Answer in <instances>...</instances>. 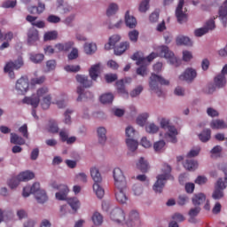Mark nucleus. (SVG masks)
I'll use <instances>...</instances> for the list:
<instances>
[{
    "mask_svg": "<svg viewBox=\"0 0 227 227\" xmlns=\"http://www.w3.org/2000/svg\"><path fill=\"white\" fill-rule=\"evenodd\" d=\"M161 171L163 174L157 176V181L153 186V191L160 193L162 192L164 185H166V180L173 178L171 176V166L164 163Z\"/></svg>",
    "mask_w": 227,
    "mask_h": 227,
    "instance_id": "f257e3e1",
    "label": "nucleus"
},
{
    "mask_svg": "<svg viewBox=\"0 0 227 227\" xmlns=\"http://www.w3.org/2000/svg\"><path fill=\"white\" fill-rule=\"evenodd\" d=\"M90 176L94 182L93 191L96 193L97 197L99 200L104 198V194H106L104 188L100 185L102 184V175L100 174V170L98 168L92 167L90 168Z\"/></svg>",
    "mask_w": 227,
    "mask_h": 227,
    "instance_id": "f03ea898",
    "label": "nucleus"
},
{
    "mask_svg": "<svg viewBox=\"0 0 227 227\" xmlns=\"http://www.w3.org/2000/svg\"><path fill=\"white\" fill-rule=\"evenodd\" d=\"M221 169L226 176L224 179L219 178L216 182L215 191L213 192L212 198L213 200H221V198H224V192H223L224 189H226L227 185V165L224 167H221Z\"/></svg>",
    "mask_w": 227,
    "mask_h": 227,
    "instance_id": "7ed1b4c3",
    "label": "nucleus"
},
{
    "mask_svg": "<svg viewBox=\"0 0 227 227\" xmlns=\"http://www.w3.org/2000/svg\"><path fill=\"white\" fill-rule=\"evenodd\" d=\"M158 83L160 84L161 86H168L169 81L155 74H152L150 77L149 86L151 90L154 91L158 95V97H162V90L159 88Z\"/></svg>",
    "mask_w": 227,
    "mask_h": 227,
    "instance_id": "20e7f679",
    "label": "nucleus"
},
{
    "mask_svg": "<svg viewBox=\"0 0 227 227\" xmlns=\"http://www.w3.org/2000/svg\"><path fill=\"white\" fill-rule=\"evenodd\" d=\"M159 56L160 58H165L169 60L170 64L175 65L176 67H179L182 61L175 57V53L169 51L168 46H161L159 48Z\"/></svg>",
    "mask_w": 227,
    "mask_h": 227,
    "instance_id": "39448f33",
    "label": "nucleus"
},
{
    "mask_svg": "<svg viewBox=\"0 0 227 227\" xmlns=\"http://www.w3.org/2000/svg\"><path fill=\"white\" fill-rule=\"evenodd\" d=\"M21 67H24V60L20 57L17 60L8 62L4 70L6 74H9V76L12 79H15V73L13 70H19Z\"/></svg>",
    "mask_w": 227,
    "mask_h": 227,
    "instance_id": "423d86ee",
    "label": "nucleus"
},
{
    "mask_svg": "<svg viewBox=\"0 0 227 227\" xmlns=\"http://www.w3.org/2000/svg\"><path fill=\"white\" fill-rule=\"evenodd\" d=\"M161 129H168V133L167 134L170 138L171 143H176V136H178V130L175 126H169V120L162 118L160 121Z\"/></svg>",
    "mask_w": 227,
    "mask_h": 227,
    "instance_id": "0eeeda50",
    "label": "nucleus"
},
{
    "mask_svg": "<svg viewBox=\"0 0 227 227\" xmlns=\"http://www.w3.org/2000/svg\"><path fill=\"white\" fill-rule=\"evenodd\" d=\"M30 192L32 194H35V200L38 203H45L47 201V193L43 190H40V184L39 183H35L31 187H30Z\"/></svg>",
    "mask_w": 227,
    "mask_h": 227,
    "instance_id": "6e6552de",
    "label": "nucleus"
},
{
    "mask_svg": "<svg viewBox=\"0 0 227 227\" xmlns=\"http://www.w3.org/2000/svg\"><path fill=\"white\" fill-rule=\"evenodd\" d=\"M132 59L134 61H137V65H141L137 69V75H142V77H145V75H146V65H145V63H146V59L141 57V55L139 54V52H136L133 54L132 56Z\"/></svg>",
    "mask_w": 227,
    "mask_h": 227,
    "instance_id": "1a4fd4ad",
    "label": "nucleus"
},
{
    "mask_svg": "<svg viewBox=\"0 0 227 227\" xmlns=\"http://www.w3.org/2000/svg\"><path fill=\"white\" fill-rule=\"evenodd\" d=\"M15 88L20 95H24L25 93H27V91L29 90V80L27 79V77H20L16 82Z\"/></svg>",
    "mask_w": 227,
    "mask_h": 227,
    "instance_id": "9d476101",
    "label": "nucleus"
},
{
    "mask_svg": "<svg viewBox=\"0 0 227 227\" xmlns=\"http://www.w3.org/2000/svg\"><path fill=\"white\" fill-rule=\"evenodd\" d=\"M114 180L115 187H126L127 181L125 180V176L123 175V171L120 168H115L114 169Z\"/></svg>",
    "mask_w": 227,
    "mask_h": 227,
    "instance_id": "9b49d317",
    "label": "nucleus"
},
{
    "mask_svg": "<svg viewBox=\"0 0 227 227\" xmlns=\"http://www.w3.org/2000/svg\"><path fill=\"white\" fill-rule=\"evenodd\" d=\"M215 29V21L214 20H209L206 22L205 26L200 28H197L194 31L195 36H203V35H207L208 31H213Z\"/></svg>",
    "mask_w": 227,
    "mask_h": 227,
    "instance_id": "f8f14e48",
    "label": "nucleus"
},
{
    "mask_svg": "<svg viewBox=\"0 0 227 227\" xmlns=\"http://www.w3.org/2000/svg\"><path fill=\"white\" fill-rule=\"evenodd\" d=\"M125 191H127V186H115L114 189L116 200L121 205H125L129 200Z\"/></svg>",
    "mask_w": 227,
    "mask_h": 227,
    "instance_id": "ddd939ff",
    "label": "nucleus"
},
{
    "mask_svg": "<svg viewBox=\"0 0 227 227\" xmlns=\"http://www.w3.org/2000/svg\"><path fill=\"white\" fill-rule=\"evenodd\" d=\"M184 0H180L176 10V17L179 24H184V22H187V14L184 12V11H182L184 8Z\"/></svg>",
    "mask_w": 227,
    "mask_h": 227,
    "instance_id": "4468645a",
    "label": "nucleus"
},
{
    "mask_svg": "<svg viewBox=\"0 0 227 227\" xmlns=\"http://www.w3.org/2000/svg\"><path fill=\"white\" fill-rule=\"evenodd\" d=\"M110 217L115 223H123L125 221V212L120 207H115L112 210Z\"/></svg>",
    "mask_w": 227,
    "mask_h": 227,
    "instance_id": "2eb2a0df",
    "label": "nucleus"
},
{
    "mask_svg": "<svg viewBox=\"0 0 227 227\" xmlns=\"http://www.w3.org/2000/svg\"><path fill=\"white\" fill-rule=\"evenodd\" d=\"M196 75H198V73L192 67H188L185 69L184 74H182L179 76L180 81H186V82H192V81H194L196 79Z\"/></svg>",
    "mask_w": 227,
    "mask_h": 227,
    "instance_id": "dca6fc26",
    "label": "nucleus"
},
{
    "mask_svg": "<svg viewBox=\"0 0 227 227\" xmlns=\"http://www.w3.org/2000/svg\"><path fill=\"white\" fill-rule=\"evenodd\" d=\"M224 74H227V64L223 67L222 73L215 77V84L217 88H224L226 85V76Z\"/></svg>",
    "mask_w": 227,
    "mask_h": 227,
    "instance_id": "f3484780",
    "label": "nucleus"
},
{
    "mask_svg": "<svg viewBox=\"0 0 227 227\" xmlns=\"http://www.w3.org/2000/svg\"><path fill=\"white\" fill-rule=\"evenodd\" d=\"M139 213L136 210H132L126 220V224L128 227L136 226V224H139Z\"/></svg>",
    "mask_w": 227,
    "mask_h": 227,
    "instance_id": "a211bd4d",
    "label": "nucleus"
},
{
    "mask_svg": "<svg viewBox=\"0 0 227 227\" xmlns=\"http://www.w3.org/2000/svg\"><path fill=\"white\" fill-rule=\"evenodd\" d=\"M23 104H27V106H32L34 109H36L40 106V98L36 95H32L31 97H25L22 100Z\"/></svg>",
    "mask_w": 227,
    "mask_h": 227,
    "instance_id": "6ab92c4d",
    "label": "nucleus"
},
{
    "mask_svg": "<svg viewBox=\"0 0 227 227\" xmlns=\"http://www.w3.org/2000/svg\"><path fill=\"white\" fill-rule=\"evenodd\" d=\"M74 45H75V43L73 41H68L63 43H57L55 49L59 52H68L71 49H74Z\"/></svg>",
    "mask_w": 227,
    "mask_h": 227,
    "instance_id": "aec40b11",
    "label": "nucleus"
},
{
    "mask_svg": "<svg viewBox=\"0 0 227 227\" xmlns=\"http://www.w3.org/2000/svg\"><path fill=\"white\" fill-rule=\"evenodd\" d=\"M59 192L55 194L56 199L59 201H65L67 200V195L68 194L69 191L68 186L65 184H59Z\"/></svg>",
    "mask_w": 227,
    "mask_h": 227,
    "instance_id": "412c9836",
    "label": "nucleus"
},
{
    "mask_svg": "<svg viewBox=\"0 0 227 227\" xmlns=\"http://www.w3.org/2000/svg\"><path fill=\"white\" fill-rule=\"evenodd\" d=\"M219 19L222 20L223 27H226V24H227V0H225L223 6L220 7Z\"/></svg>",
    "mask_w": 227,
    "mask_h": 227,
    "instance_id": "4be33fe9",
    "label": "nucleus"
},
{
    "mask_svg": "<svg viewBox=\"0 0 227 227\" xmlns=\"http://www.w3.org/2000/svg\"><path fill=\"white\" fill-rule=\"evenodd\" d=\"M125 24L129 29H134L137 26V20H136L134 16H130L129 11H127L125 13Z\"/></svg>",
    "mask_w": 227,
    "mask_h": 227,
    "instance_id": "5701e85b",
    "label": "nucleus"
},
{
    "mask_svg": "<svg viewBox=\"0 0 227 227\" xmlns=\"http://www.w3.org/2000/svg\"><path fill=\"white\" fill-rule=\"evenodd\" d=\"M39 37H38V30L35 28H30L27 32V43L29 45H33L35 42H38Z\"/></svg>",
    "mask_w": 227,
    "mask_h": 227,
    "instance_id": "b1692460",
    "label": "nucleus"
},
{
    "mask_svg": "<svg viewBox=\"0 0 227 227\" xmlns=\"http://www.w3.org/2000/svg\"><path fill=\"white\" fill-rule=\"evenodd\" d=\"M201 212V207L199 206H196L193 208H191L188 215L190 216L189 218V223H192V224H196L198 223V220L196 219L197 215Z\"/></svg>",
    "mask_w": 227,
    "mask_h": 227,
    "instance_id": "393cba45",
    "label": "nucleus"
},
{
    "mask_svg": "<svg viewBox=\"0 0 227 227\" xmlns=\"http://www.w3.org/2000/svg\"><path fill=\"white\" fill-rule=\"evenodd\" d=\"M129 47H130V43L129 42L121 43L119 46H115L114 48H113L114 51V55L121 56V54H123V52H125V51H127Z\"/></svg>",
    "mask_w": 227,
    "mask_h": 227,
    "instance_id": "a878e982",
    "label": "nucleus"
},
{
    "mask_svg": "<svg viewBox=\"0 0 227 227\" xmlns=\"http://www.w3.org/2000/svg\"><path fill=\"white\" fill-rule=\"evenodd\" d=\"M121 40V37L119 35H114L109 38L108 43L105 45L106 51H111L116 47V43Z\"/></svg>",
    "mask_w": 227,
    "mask_h": 227,
    "instance_id": "bb28decb",
    "label": "nucleus"
},
{
    "mask_svg": "<svg viewBox=\"0 0 227 227\" xmlns=\"http://www.w3.org/2000/svg\"><path fill=\"white\" fill-rule=\"evenodd\" d=\"M76 81L80 84H82L83 88H91V86H93V82L90 80H88V76L86 75L77 74Z\"/></svg>",
    "mask_w": 227,
    "mask_h": 227,
    "instance_id": "cd10ccee",
    "label": "nucleus"
},
{
    "mask_svg": "<svg viewBox=\"0 0 227 227\" xmlns=\"http://www.w3.org/2000/svg\"><path fill=\"white\" fill-rule=\"evenodd\" d=\"M98 143L100 145H106V142L107 141V137L106 134H107V130L104 127L98 128Z\"/></svg>",
    "mask_w": 227,
    "mask_h": 227,
    "instance_id": "c85d7f7f",
    "label": "nucleus"
},
{
    "mask_svg": "<svg viewBox=\"0 0 227 227\" xmlns=\"http://www.w3.org/2000/svg\"><path fill=\"white\" fill-rule=\"evenodd\" d=\"M137 168L142 173H147L148 169H150V165H148V161L145 160V158L141 157L137 163Z\"/></svg>",
    "mask_w": 227,
    "mask_h": 227,
    "instance_id": "c756f323",
    "label": "nucleus"
},
{
    "mask_svg": "<svg viewBox=\"0 0 227 227\" xmlns=\"http://www.w3.org/2000/svg\"><path fill=\"white\" fill-rule=\"evenodd\" d=\"M194 207H200V205H203L205 201H207V196L203 193L195 194L192 200Z\"/></svg>",
    "mask_w": 227,
    "mask_h": 227,
    "instance_id": "7c9ffc66",
    "label": "nucleus"
},
{
    "mask_svg": "<svg viewBox=\"0 0 227 227\" xmlns=\"http://www.w3.org/2000/svg\"><path fill=\"white\" fill-rule=\"evenodd\" d=\"M90 77L92 81H97L98 74H100V64H96L89 70Z\"/></svg>",
    "mask_w": 227,
    "mask_h": 227,
    "instance_id": "2f4dec72",
    "label": "nucleus"
},
{
    "mask_svg": "<svg viewBox=\"0 0 227 227\" xmlns=\"http://www.w3.org/2000/svg\"><path fill=\"white\" fill-rule=\"evenodd\" d=\"M33 178H35V173L31 171L21 172L18 175V180L20 182H28V180H33Z\"/></svg>",
    "mask_w": 227,
    "mask_h": 227,
    "instance_id": "473e14b6",
    "label": "nucleus"
},
{
    "mask_svg": "<svg viewBox=\"0 0 227 227\" xmlns=\"http://www.w3.org/2000/svg\"><path fill=\"white\" fill-rule=\"evenodd\" d=\"M11 143L21 146L22 145H26V140L22 138V137L17 135V133H11Z\"/></svg>",
    "mask_w": 227,
    "mask_h": 227,
    "instance_id": "72a5a7b5",
    "label": "nucleus"
},
{
    "mask_svg": "<svg viewBox=\"0 0 227 227\" xmlns=\"http://www.w3.org/2000/svg\"><path fill=\"white\" fill-rule=\"evenodd\" d=\"M77 93H78V98H77V102H82V98L86 97V98H92L93 95L91 94V92H86L84 93V88H82V86H79L77 88Z\"/></svg>",
    "mask_w": 227,
    "mask_h": 227,
    "instance_id": "f704fd0d",
    "label": "nucleus"
},
{
    "mask_svg": "<svg viewBox=\"0 0 227 227\" xmlns=\"http://www.w3.org/2000/svg\"><path fill=\"white\" fill-rule=\"evenodd\" d=\"M45 56L42 53H30L29 59L32 63L38 65L43 61Z\"/></svg>",
    "mask_w": 227,
    "mask_h": 227,
    "instance_id": "c9c22d12",
    "label": "nucleus"
},
{
    "mask_svg": "<svg viewBox=\"0 0 227 227\" xmlns=\"http://www.w3.org/2000/svg\"><path fill=\"white\" fill-rule=\"evenodd\" d=\"M212 136V131L210 129H204L200 134H199V139L202 143H207V141H210V137Z\"/></svg>",
    "mask_w": 227,
    "mask_h": 227,
    "instance_id": "e433bc0d",
    "label": "nucleus"
},
{
    "mask_svg": "<svg viewBox=\"0 0 227 227\" xmlns=\"http://www.w3.org/2000/svg\"><path fill=\"white\" fill-rule=\"evenodd\" d=\"M177 45H187L191 47L192 45V41L187 36L180 35L176 38Z\"/></svg>",
    "mask_w": 227,
    "mask_h": 227,
    "instance_id": "4c0bfd02",
    "label": "nucleus"
},
{
    "mask_svg": "<svg viewBox=\"0 0 227 227\" xmlns=\"http://www.w3.org/2000/svg\"><path fill=\"white\" fill-rule=\"evenodd\" d=\"M184 167L188 171H194L195 169L198 168V161L194 160H186V161L184 164Z\"/></svg>",
    "mask_w": 227,
    "mask_h": 227,
    "instance_id": "58836bf2",
    "label": "nucleus"
},
{
    "mask_svg": "<svg viewBox=\"0 0 227 227\" xmlns=\"http://www.w3.org/2000/svg\"><path fill=\"white\" fill-rule=\"evenodd\" d=\"M126 145L130 152H136L139 144L134 138H127Z\"/></svg>",
    "mask_w": 227,
    "mask_h": 227,
    "instance_id": "ea45409f",
    "label": "nucleus"
},
{
    "mask_svg": "<svg viewBox=\"0 0 227 227\" xmlns=\"http://www.w3.org/2000/svg\"><path fill=\"white\" fill-rule=\"evenodd\" d=\"M84 49V52L91 55V54H95V52L97 51V44L93 43H85L83 46Z\"/></svg>",
    "mask_w": 227,
    "mask_h": 227,
    "instance_id": "a19ab883",
    "label": "nucleus"
},
{
    "mask_svg": "<svg viewBox=\"0 0 227 227\" xmlns=\"http://www.w3.org/2000/svg\"><path fill=\"white\" fill-rule=\"evenodd\" d=\"M67 203L74 212H77L79 207H81V202H79L77 198L67 199Z\"/></svg>",
    "mask_w": 227,
    "mask_h": 227,
    "instance_id": "79ce46f5",
    "label": "nucleus"
},
{
    "mask_svg": "<svg viewBox=\"0 0 227 227\" xmlns=\"http://www.w3.org/2000/svg\"><path fill=\"white\" fill-rule=\"evenodd\" d=\"M52 102V96L51 94L46 95L43 98V101L41 103V106L43 109H49L51 107V104Z\"/></svg>",
    "mask_w": 227,
    "mask_h": 227,
    "instance_id": "37998d69",
    "label": "nucleus"
},
{
    "mask_svg": "<svg viewBox=\"0 0 227 227\" xmlns=\"http://www.w3.org/2000/svg\"><path fill=\"white\" fill-rule=\"evenodd\" d=\"M115 84L118 93L121 95H129V92L125 89V83L123 82V80L117 81Z\"/></svg>",
    "mask_w": 227,
    "mask_h": 227,
    "instance_id": "c03bdc74",
    "label": "nucleus"
},
{
    "mask_svg": "<svg viewBox=\"0 0 227 227\" xmlns=\"http://www.w3.org/2000/svg\"><path fill=\"white\" fill-rule=\"evenodd\" d=\"M113 100H114V96L112 93L103 94L100 97V102L102 104H112Z\"/></svg>",
    "mask_w": 227,
    "mask_h": 227,
    "instance_id": "a18cd8bd",
    "label": "nucleus"
},
{
    "mask_svg": "<svg viewBox=\"0 0 227 227\" xmlns=\"http://www.w3.org/2000/svg\"><path fill=\"white\" fill-rule=\"evenodd\" d=\"M92 222L96 226H100L104 223V216L98 212H96L92 215Z\"/></svg>",
    "mask_w": 227,
    "mask_h": 227,
    "instance_id": "49530a36",
    "label": "nucleus"
},
{
    "mask_svg": "<svg viewBox=\"0 0 227 227\" xmlns=\"http://www.w3.org/2000/svg\"><path fill=\"white\" fill-rule=\"evenodd\" d=\"M56 38H58V31H56V30L46 32L43 36L44 42H49L51 40H56Z\"/></svg>",
    "mask_w": 227,
    "mask_h": 227,
    "instance_id": "de8ad7c7",
    "label": "nucleus"
},
{
    "mask_svg": "<svg viewBox=\"0 0 227 227\" xmlns=\"http://www.w3.org/2000/svg\"><path fill=\"white\" fill-rule=\"evenodd\" d=\"M210 127L211 129H224L226 124L224 123V121L215 120L211 122Z\"/></svg>",
    "mask_w": 227,
    "mask_h": 227,
    "instance_id": "09e8293b",
    "label": "nucleus"
},
{
    "mask_svg": "<svg viewBox=\"0 0 227 227\" xmlns=\"http://www.w3.org/2000/svg\"><path fill=\"white\" fill-rule=\"evenodd\" d=\"M48 130L52 134H58L59 132V127H58V123L55 121H50Z\"/></svg>",
    "mask_w": 227,
    "mask_h": 227,
    "instance_id": "8fccbe9b",
    "label": "nucleus"
},
{
    "mask_svg": "<svg viewBox=\"0 0 227 227\" xmlns=\"http://www.w3.org/2000/svg\"><path fill=\"white\" fill-rule=\"evenodd\" d=\"M146 120H148V114H140L137 118V125H139L140 127H145V123H146Z\"/></svg>",
    "mask_w": 227,
    "mask_h": 227,
    "instance_id": "3c124183",
    "label": "nucleus"
},
{
    "mask_svg": "<svg viewBox=\"0 0 227 227\" xmlns=\"http://www.w3.org/2000/svg\"><path fill=\"white\" fill-rule=\"evenodd\" d=\"M47 95H49V88L42 87L37 90L35 96L38 97L40 100V98H43V97H47Z\"/></svg>",
    "mask_w": 227,
    "mask_h": 227,
    "instance_id": "603ef678",
    "label": "nucleus"
},
{
    "mask_svg": "<svg viewBox=\"0 0 227 227\" xmlns=\"http://www.w3.org/2000/svg\"><path fill=\"white\" fill-rule=\"evenodd\" d=\"M116 12H118V4H110L108 9L106 10V15L107 17H111L112 15H114Z\"/></svg>",
    "mask_w": 227,
    "mask_h": 227,
    "instance_id": "864d4df0",
    "label": "nucleus"
},
{
    "mask_svg": "<svg viewBox=\"0 0 227 227\" xmlns=\"http://www.w3.org/2000/svg\"><path fill=\"white\" fill-rule=\"evenodd\" d=\"M78 58H79V50L77 48H73L72 51L67 55L68 60L73 61V59H77Z\"/></svg>",
    "mask_w": 227,
    "mask_h": 227,
    "instance_id": "5fc2aeb1",
    "label": "nucleus"
},
{
    "mask_svg": "<svg viewBox=\"0 0 227 227\" xmlns=\"http://www.w3.org/2000/svg\"><path fill=\"white\" fill-rule=\"evenodd\" d=\"M46 20L50 24H59V22H61V18H59V16L51 14L47 17Z\"/></svg>",
    "mask_w": 227,
    "mask_h": 227,
    "instance_id": "6e6d98bb",
    "label": "nucleus"
},
{
    "mask_svg": "<svg viewBox=\"0 0 227 227\" xmlns=\"http://www.w3.org/2000/svg\"><path fill=\"white\" fill-rule=\"evenodd\" d=\"M145 130L149 134H157L159 132V127L155 125L154 123H151L147 126H145Z\"/></svg>",
    "mask_w": 227,
    "mask_h": 227,
    "instance_id": "4d7b16f0",
    "label": "nucleus"
},
{
    "mask_svg": "<svg viewBox=\"0 0 227 227\" xmlns=\"http://www.w3.org/2000/svg\"><path fill=\"white\" fill-rule=\"evenodd\" d=\"M165 146H166V142H164V140H160L158 142H155L153 145V148L155 152H162Z\"/></svg>",
    "mask_w": 227,
    "mask_h": 227,
    "instance_id": "13d9d810",
    "label": "nucleus"
},
{
    "mask_svg": "<svg viewBox=\"0 0 227 227\" xmlns=\"http://www.w3.org/2000/svg\"><path fill=\"white\" fill-rule=\"evenodd\" d=\"M129 38L130 42L136 43V42H137V38H139V32L137 30H132L129 32Z\"/></svg>",
    "mask_w": 227,
    "mask_h": 227,
    "instance_id": "bf43d9fd",
    "label": "nucleus"
},
{
    "mask_svg": "<svg viewBox=\"0 0 227 227\" xmlns=\"http://www.w3.org/2000/svg\"><path fill=\"white\" fill-rule=\"evenodd\" d=\"M19 132L25 137V139H29V133L27 132V124H23L19 128Z\"/></svg>",
    "mask_w": 227,
    "mask_h": 227,
    "instance_id": "052dcab7",
    "label": "nucleus"
},
{
    "mask_svg": "<svg viewBox=\"0 0 227 227\" xmlns=\"http://www.w3.org/2000/svg\"><path fill=\"white\" fill-rule=\"evenodd\" d=\"M20 180H19V176L17 177H12L8 181V185L11 189H15L19 185V183Z\"/></svg>",
    "mask_w": 227,
    "mask_h": 227,
    "instance_id": "680f3d73",
    "label": "nucleus"
},
{
    "mask_svg": "<svg viewBox=\"0 0 227 227\" xmlns=\"http://www.w3.org/2000/svg\"><path fill=\"white\" fill-rule=\"evenodd\" d=\"M149 4H150V0L142 1L139 5V12H141L142 13H145V12L148 10Z\"/></svg>",
    "mask_w": 227,
    "mask_h": 227,
    "instance_id": "e2e57ef3",
    "label": "nucleus"
},
{
    "mask_svg": "<svg viewBox=\"0 0 227 227\" xmlns=\"http://www.w3.org/2000/svg\"><path fill=\"white\" fill-rule=\"evenodd\" d=\"M64 69L66 70V72L76 73L81 70V66L67 65V66H65Z\"/></svg>",
    "mask_w": 227,
    "mask_h": 227,
    "instance_id": "0e129e2a",
    "label": "nucleus"
},
{
    "mask_svg": "<svg viewBox=\"0 0 227 227\" xmlns=\"http://www.w3.org/2000/svg\"><path fill=\"white\" fill-rule=\"evenodd\" d=\"M143 92V86L139 85L137 88H135L131 92H130V97H132V98L138 97V95H141V93Z\"/></svg>",
    "mask_w": 227,
    "mask_h": 227,
    "instance_id": "69168bd1",
    "label": "nucleus"
},
{
    "mask_svg": "<svg viewBox=\"0 0 227 227\" xmlns=\"http://www.w3.org/2000/svg\"><path fill=\"white\" fill-rule=\"evenodd\" d=\"M134 136H136V129L130 126L126 128V137L128 139L134 138Z\"/></svg>",
    "mask_w": 227,
    "mask_h": 227,
    "instance_id": "338daca9",
    "label": "nucleus"
},
{
    "mask_svg": "<svg viewBox=\"0 0 227 227\" xmlns=\"http://www.w3.org/2000/svg\"><path fill=\"white\" fill-rule=\"evenodd\" d=\"M192 59V52L189 51H183V60L188 62Z\"/></svg>",
    "mask_w": 227,
    "mask_h": 227,
    "instance_id": "774afa93",
    "label": "nucleus"
}]
</instances>
